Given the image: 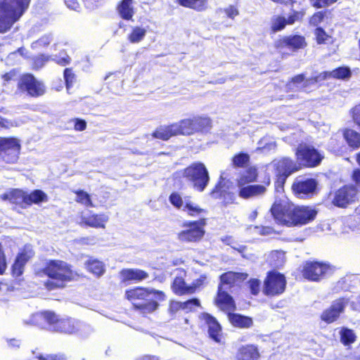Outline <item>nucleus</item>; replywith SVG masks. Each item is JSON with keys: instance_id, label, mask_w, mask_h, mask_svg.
I'll return each instance as SVG.
<instances>
[{"instance_id": "obj_1", "label": "nucleus", "mask_w": 360, "mask_h": 360, "mask_svg": "<svg viewBox=\"0 0 360 360\" xmlns=\"http://www.w3.org/2000/svg\"><path fill=\"white\" fill-rule=\"evenodd\" d=\"M126 297L131 302L134 307L143 314L154 311L158 307V301L165 299L162 291L136 288L126 291Z\"/></svg>"}, {"instance_id": "obj_2", "label": "nucleus", "mask_w": 360, "mask_h": 360, "mask_svg": "<svg viewBox=\"0 0 360 360\" xmlns=\"http://www.w3.org/2000/svg\"><path fill=\"white\" fill-rule=\"evenodd\" d=\"M31 0H0V33L8 31L28 9Z\"/></svg>"}, {"instance_id": "obj_3", "label": "nucleus", "mask_w": 360, "mask_h": 360, "mask_svg": "<svg viewBox=\"0 0 360 360\" xmlns=\"http://www.w3.org/2000/svg\"><path fill=\"white\" fill-rule=\"evenodd\" d=\"M44 273L49 280L45 283L48 290L63 288L66 282L72 281L76 274L70 266L61 260H51L46 266Z\"/></svg>"}, {"instance_id": "obj_4", "label": "nucleus", "mask_w": 360, "mask_h": 360, "mask_svg": "<svg viewBox=\"0 0 360 360\" xmlns=\"http://www.w3.org/2000/svg\"><path fill=\"white\" fill-rule=\"evenodd\" d=\"M177 174L184 176L191 183L193 188L199 192L205 190L210 181L208 171L202 162H194Z\"/></svg>"}, {"instance_id": "obj_5", "label": "nucleus", "mask_w": 360, "mask_h": 360, "mask_svg": "<svg viewBox=\"0 0 360 360\" xmlns=\"http://www.w3.org/2000/svg\"><path fill=\"white\" fill-rule=\"evenodd\" d=\"M205 218H200L199 220L184 224V226L186 229L179 233L178 239L183 243H198L200 241L205 233Z\"/></svg>"}, {"instance_id": "obj_6", "label": "nucleus", "mask_w": 360, "mask_h": 360, "mask_svg": "<svg viewBox=\"0 0 360 360\" xmlns=\"http://www.w3.org/2000/svg\"><path fill=\"white\" fill-rule=\"evenodd\" d=\"M21 149L19 139L14 137L0 138V159L6 163H15Z\"/></svg>"}, {"instance_id": "obj_7", "label": "nucleus", "mask_w": 360, "mask_h": 360, "mask_svg": "<svg viewBox=\"0 0 360 360\" xmlns=\"http://www.w3.org/2000/svg\"><path fill=\"white\" fill-rule=\"evenodd\" d=\"M271 212L274 219L281 224L287 226H292L293 204L290 203L288 199L276 200L271 208Z\"/></svg>"}, {"instance_id": "obj_8", "label": "nucleus", "mask_w": 360, "mask_h": 360, "mask_svg": "<svg viewBox=\"0 0 360 360\" xmlns=\"http://www.w3.org/2000/svg\"><path fill=\"white\" fill-rule=\"evenodd\" d=\"M297 160L306 167H316L320 164L323 155L314 147L300 144L296 151Z\"/></svg>"}, {"instance_id": "obj_9", "label": "nucleus", "mask_w": 360, "mask_h": 360, "mask_svg": "<svg viewBox=\"0 0 360 360\" xmlns=\"http://www.w3.org/2000/svg\"><path fill=\"white\" fill-rule=\"evenodd\" d=\"M286 285L285 276L278 272L269 273L264 281L263 292L266 295L275 296L282 294Z\"/></svg>"}, {"instance_id": "obj_10", "label": "nucleus", "mask_w": 360, "mask_h": 360, "mask_svg": "<svg viewBox=\"0 0 360 360\" xmlns=\"http://www.w3.org/2000/svg\"><path fill=\"white\" fill-rule=\"evenodd\" d=\"M18 87L34 97L43 95L46 91L44 84L30 74L21 77L18 82Z\"/></svg>"}, {"instance_id": "obj_11", "label": "nucleus", "mask_w": 360, "mask_h": 360, "mask_svg": "<svg viewBox=\"0 0 360 360\" xmlns=\"http://www.w3.org/2000/svg\"><path fill=\"white\" fill-rule=\"evenodd\" d=\"M331 269L329 265L320 262H307L304 266L303 276L305 278L318 281L330 274Z\"/></svg>"}, {"instance_id": "obj_12", "label": "nucleus", "mask_w": 360, "mask_h": 360, "mask_svg": "<svg viewBox=\"0 0 360 360\" xmlns=\"http://www.w3.org/2000/svg\"><path fill=\"white\" fill-rule=\"evenodd\" d=\"M347 303L348 300L346 298L335 300L328 309L322 312L321 315V320L327 323H333L339 318L340 314L344 311Z\"/></svg>"}, {"instance_id": "obj_13", "label": "nucleus", "mask_w": 360, "mask_h": 360, "mask_svg": "<svg viewBox=\"0 0 360 360\" xmlns=\"http://www.w3.org/2000/svg\"><path fill=\"white\" fill-rule=\"evenodd\" d=\"M272 165L275 168L278 176L277 184H283L290 174L299 169V167L292 160L285 158L274 161Z\"/></svg>"}, {"instance_id": "obj_14", "label": "nucleus", "mask_w": 360, "mask_h": 360, "mask_svg": "<svg viewBox=\"0 0 360 360\" xmlns=\"http://www.w3.org/2000/svg\"><path fill=\"white\" fill-rule=\"evenodd\" d=\"M356 194L357 191L354 186H345L335 193L333 203L338 207H346L355 200Z\"/></svg>"}, {"instance_id": "obj_15", "label": "nucleus", "mask_w": 360, "mask_h": 360, "mask_svg": "<svg viewBox=\"0 0 360 360\" xmlns=\"http://www.w3.org/2000/svg\"><path fill=\"white\" fill-rule=\"evenodd\" d=\"M316 215V211L311 207L301 206L296 207L293 204V213L292 226L306 224L314 220Z\"/></svg>"}, {"instance_id": "obj_16", "label": "nucleus", "mask_w": 360, "mask_h": 360, "mask_svg": "<svg viewBox=\"0 0 360 360\" xmlns=\"http://www.w3.org/2000/svg\"><path fill=\"white\" fill-rule=\"evenodd\" d=\"M200 318L207 326L210 337L215 342H220L222 339L221 327L217 319L207 313H202Z\"/></svg>"}, {"instance_id": "obj_17", "label": "nucleus", "mask_w": 360, "mask_h": 360, "mask_svg": "<svg viewBox=\"0 0 360 360\" xmlns=\"http://www.w3.org/2000/svg\"><path fill=\"white\" fill-rule=\"evenodd\" d=\"M77 321V320L69 318L58 319L56 315V320L51 323V330L61 333L74 335Z\"/></svg>"}, {"instance_id": "obj_18", "label": "nucleus", "mask_w": 360, "mask_h": 360, "mask_svg": "<svg viewBox=\"0 0 360 360\" xmlns=\"http://www.w3.org/2000/svg\"><path fill=\"white\" fill-rule=\"evenodd\" d=\"M320 81V75L309 79H305L304 75H298L294 77L292 80L287 84V88L292 91L303 89L307 88L308 86L314 84Z\"/></svg>"}, {"instance_id": "obj_19", "label": "nucleus", "mask_w": 360, "mask_h": 360, "mask_svg": "<svg viewBox=\"0 0 360 360\" xmlns=\"http://www.w3.org/2000/svg\"><path fill=\"white\" fill-rule=\"evenodd\" d=\"M108 221V217L104 214L83 213L81 216V223L93 228H105Z\"/></svg>"}, {"instance_id": "obj_20", "label": "nucleus", "mask_w": 360, "mask_h": 360, "mask_svg": "<svg viewBox=\"0 0 360 360\" xmlns=\"http://www.w3.org/2000/svg\"><path fill=\"white\" fill-rule=\"evenodd\" d=\"M317 184L313 179L297 181L292 186L294 191L303 198L304 195L313 193L315 191Z\"/></svg>"}, {"instance_id": "obj_21", "label": "nucleus", "mask_w": 360, "mask_h": 360, "mask_svg": "<svg viewBox=\"0 0 360 360\" xmlns=\"http://www.w3.org/2000/svg\"><path fill=\"white\" fill-rule=\"evenodd\" d=\"M224 286H219L218 295L216 299L217 305L222 310L231 311L234 310V302Z\"/></svg>"}, {"instance_id": "obj_22", "label": "nucleus", "mask_w": 360, "mask_h": 360, "mask_svg": "<svg viewBox=\"0 0 360 360\" xmlns=\"http://www.w3.org/2000/svg\"><path fill=\"white\" fill-rule=\"evenodd\" d=\"M32 255V250L28 248H25V249L18 255L12 266V271L14 276H19L22 274L24 265Z\"/></svg>"}, {"instance_id": "obj_23", "label": "nucleus", "mask_w": 360, "mask_h": 360, "mask_svg": "<svg viewBox=\"0 0 360 360\" xmlns=\"http://www.w3.org/2000/svg\"><path fill=\"white\" fill-rule=\"evenodd\" d=\"M259 353L257 347L254 345H247L238 348L237 360H258Z\"/></svg>"}, {"instance_id": "obj_24", "label": "nucleus", "mask_w": 360, "mask_h": 360, "mask_svg": "<svg viewBox=\"0 0 360 360\" xmlns=\"http://www.w3.org/2000/svg\"><path fill=\"white\" fill-rule=\"evenodd\" d=\"M27 193L20 189H13L0 195L2 200H8L11 203L22 206L26 205Z\"/></svg>"}, {"instance_id": "obj_25", "label": "nucleus", "mask_w": 360, "mask_h": 360, "mask_svg": "<svg viewBox=\"0 0 360 360\" xmlns=\"http://www.w3.org/2000/svg\"><path fill=\"white\" fill-rule=\"evenodd\" d=\"M117 11L122 19L131 20L135 14L134 0H122L117 6Z\"/></svg>"}, {"instance_id": "obj_26", "label": "nucleus", "mask_w": 360, "mask_h": 360, "mask_svg": "<svg viewBox=\"0 0 360 360\" xmlns=\"http://www.w3.org/2000/svg\"><path fill=\"white\" fill-rule=\"evenodd\" d=\"M239 196L243 198H249L262 195L266 191L265 186L262 185H245L238 186Z\"/></svg>"}, {"instance_id": "obj_27", "label": "nucleus", "mask_w": 360, "mask_h": 360, "mask_svg": "<svg viewBox=\"0 0 360 360\" xmlns=\"http://www.w3.org/2000/svg\"><path fill=\"white\" fill-rule=\"evenodd\" d=\"M120 275L124 281H141L148 278V274L143 270L138 269H126L120 272Z\"/></svg>"}, {"instance_id": "obj_28", "label": "nucleus", "mask_w": 360, "mask_h": 360, "mask_svg": "<svg viewBox=\"0 0 360 360\" xmlns=\"http://www.w3.org/2000/svg\"><path fill=\"white\" fill-rule=\"evenodd\" d=\"M36 326L45 327L46 324L51 328V323L56 320V314L51 311L39 312L33 314Z\"/></svg>"}, {"instance_id": "obj_29", "label": "nucleus", "mask_w": 360, "mask_h": 360, "mask_svg": "<svg viewBox=\"0 0 360 360\" xmlns=\"http://www.w3.org/2000/svg\"><path fill=\"white\" fill-rule=\"evenodd\" d=\"M174 124V130H176L177 135H191L195 134L193 118L184 119Z\"/></svg>"}, {"instance_id": "obj_30", "label": "nucleus", "mask_w": 360, "mask_h": 360, "mask_svg": "<svg viewBox=\"0 0 360 360\" xmlns=\"http://www.w3.org/2000/svg\"><path fill=\"white\" fill-rule=\"evenodd\" d=\"M147 31V27L132 26L127 34V40L131 44H138L146 37Z\"/></svg>"}, {"instance_id": "obj_31", "label": "nucleus", "mask_w": 360, "mask_h": 360, "mask_svg": "<svg viewBox=\"0 0 360 360\" xmlns=\"http://www.w3.org/2000/svg\"><path fill=\"white\" fill-rule=\"evenodd\" d=\"M172 289L176 295H181L193 293L195 286L187 285L181 277H176L173 282Z\"/></svg>"}, {"instance_id": "obj_32", "label": "nucleus", "mask_w": 360, "mask_h": 360, "mask_svg": "<svg viewBox=\"0 0 360 360\" xmlns=\"http://www.w3.org/2000/svg\"><path fill=\"white\" fill-rule=\"evenodd\" d=\"M351 75L350 70L346 67L338 68L331 72H323L320 74L321 81L328 78L345 79Z\"/></svg>"}, {"instance_id": "obj_33", "label": "nucleus", "mask_w": 360, "mask_h": 360, "mask_svg": "<svg viewBox=\"0 0 360 360\" xmlns=\"http://www.w3.org/2000/svg\"><path fill=\"white\" fill-rule=\"evenodd\" d=\"M193 125L194 132L205 133L210 130L212 127V121L208 117H194Z\"/></svg>"}, {"instance_id": "obj_34", "label": "nucleus", "mask_w": 360, "mask_h": 360, "mask_svg": "<svg viewBox=\"0 0 360 360\" xmlns=\"http://www.w3.org/2000/svg\"><path fill=\"white\" fill-rule=\"evenodd\" d=\"M174 127V124L168 126H161L153 132V136L156 139L167 141L170 137L177 135Z\"/></svg>"}, {"instance_id": "obj_35", "label": "nucleus", "mask_w": 360, "mask_h": 360, "mask_svg": "<svg viewBox=\"0 0 360 360\" xmlns=\"http://www.w3.org/2000/svg\"><path fill=\"white\" fill-rule=\"evenodd\" d=\"M84 264L89 272L97 276L103 275L105 270L104 264L96 259L91 258Z\"/></svg>"}, {"instance_id": "obj_36", "label": "nucleus", "mask_w": 360, "mask_h": 360, "mask_svg": "<svg viewBox=\"0 0 360 360\" xmlns=\"http://www.w3.org/2000/svg\"><path fill=\"white\" fill-rule=\"evenodd\" d=\"M344 139L349 147L358 148L360 147V134L350 129H347L343 132Z\"/></svg>"}, {"instance_id": "obj_37", "label": "nucleus", "mask_w": 360, "mask_h": 360, "mask_svg": "<svg viewBox=\"0 0 360 360\" xmlns=\"http://www.w3.org/2000/svg\"><path fill=\"white\" fill-rule=\"evenodd\" d=\"M186 205L187 206L184 212L186 213L188 216L192 217H199L200 218H205L204 217L206 214V211L201 208L196 202H195L192 200V198Z\"/></svg>"}, {"instance_id": "obj_38", "label": "nucleus", "mask_w": 360, "mask_h": 360, "mask_svg": "<svg viewBox=\"0 0 360 360\" xmlns=\"http://www.w3.org/2000/svg\"><path fill=\"white\" fill-rule=\"evenodd\" d=\"M257 170L255 167H249L241 173L238 180V186H245L256 180Z\"/></svg>"}, {"instance_id": "obj_39", "label": "nucleus", "mask_w": 360, "mask_h": 360, "mask_svg": "<svg viewBox=\"0 0 360 360\" xmlns=\"http://www.w3.org/2000/svg\"><path fill=\"white\" fill-rule=\"evenodd\" d=\"M241 276L240 274L232 271L225 273L220 277L221 284L219 286H224L225 290H229L236 281L240 279Z\"/></svg>"}, {"instance_id": "obj_40", "label": "nucleus", "mask_w": 360, "mask_h": 360, "mask_svg": "<svg viewBox=\"0 0 360 360\" xmlns=\"http://www.w3.org/2000/svg\"><path fill=\"white\" fill-rule=\"evenodd\" d=\"M182 6L190 8L198 11H202L207 8L208 0H176Z\"/></svg>"}, {"instance_id": "obj_41", "label": "nucleus", "mask_w": 360, "mask_h": 360, "mask_svg": "<svg viewBox=\"0 0 360 360\" xmlns=\"http://www.w3.org/2000/svg\"><path fill=\"white\" fill-rule=\"evenodd\" d=\"M229 319L234 326L239 328H250L252 325V319L240 314H231Z\"/></svg>"}, {"instance_id": "obj_42", "label": "nucleus", "mask_w": 360, "mask_h": 360, "mask_svg": "<svg viewBox=\"0 0 360 360\" xmlns=\"http://www.w3.org/2000/svg\"><path fill=\"white\" fill-rule=\"evenodd\" d=\"M47 200L48 197L46 194L41 190H35L30 194L27 193L26 205L38 204L41 202H46Z\"/></svg>"}, {"instance_id": "obj_43", "label": "nucleus", "mask_w": 360, "mask_h": 360, "mask_svg": "<svg viewBox=\"0 0 360 360\" xmlns=\"http://www.w3.org/2000/svg\"><path fill=\"white\" fill-rule=\"evenodd\" d=\"M53 37L51 33L45 34L37 40L33 41L31 48L34 50H40L47 47L53 41Z\"/></svg>"}, {"instance_id": "obj_44", "label": "nucleus", "mask_w": 360, "mask_h": 360, "mask_svg": "<svg viewBox=\"0 0 360 360\" xmlns=\"http://www.w3.org/2000/svg\"><path fill=\"white\" fill-rule=\"evenodd\" d=\"M283 43L288 47L292 48L293 49H302L305 46L304 38L298 35H295L284 39Z\"/></svg>"}, {"instance_id": "obj_45", "label": "nucleus", "mask_w": 360, "mask_h": 360, "mask_svg": "<svg viewBox=\"0 0 360 360\" xmlns=\"http://www.w3.org/2000/svg\"><path fill=\"white\" fill-rule=\"evenodd\" d=\"M93 331L94 330L91 326L77 321L74 335L82 338H86L93 333Z\"/></svg>"}, {"instance_id": "obj_46", "label": "nucleus", "mask_w": 360, "mask_h": 360, "mask_svg": "<svg viewBox=\"0 0 360 360\" xmlns=\"http://www.w3.org/2000/svg\"><path fill=\"white\" fill-rule=\"evenodd\" d=\"M286 25V18L283 16L274 15L271 19V28L274 32L282 30Z\"/></svg>"}, {"instance_id": "obj_47", "label": "nucleus", "mask_w": 360, "mask_h": 360, "mask_svg": "<svg viewBox=\"0 0 360 360\" xmlns=\"http://www.w3.org/2000/svg\"><path fill=\"white\" fill-rule=\"evenodd\" d=\"M275 148L276 143L271 141L268 137H264L258 142L257 150L267 152L274 150Z\"/></svg>"}, {"instance_id": "obj_48", "label": "nucleus", "mask_w": 360, "mask_h": 360, "mask_svg": "<svg viewBox=\"0 0 360 360\" xmlns=\"http://www.w3.org/2000/svg\"><path fill=\"white\" fill-rule=\"evenodd\" d=\"M340 335L341 341L344 345H349L354 342L356 338L354 332L352 330L347 328L342 329Z\"/></svg>"}, {"instance_id": "obj_49", "label": "nucleus", "mask_w": 360, "mask_h": 360, "mask_svg": "<svg viewBox=\"0 0 360 360\" xmlns=\"http://www.w3.org/2000/svg\"><path fill=\"white\" fill-rule=\"evenodd\" d=\"M36 358L39 360H67L66 357L61 354H36Z\"/></svg>"}, {"instance_id": "obj_50", "label": "nucleus", "mask_w": 360, "mask_h": 360, "mask_svg": "<svg viewBox=\"0 0 360 360\" xmlns=\"http://www.w3.org/2000/svg\"><path fill=\"white\" fill-rule=\"evenodd\" d=\"M77 194V198L76 201L77 202H79L85 206H92V202L90 198L89 195L83 191H79L76 192Z\"/></svg>"}, {"instance_id": "obj_51", "label": "nucleus", "mask_w": 360, "mask_h": 360, "mask_svg": "<svg viewBox=\"0 0 360 360\" xmlns=\"http://www.w3.org/2000/svg\"><path fill=\"white\" fill-rule=\"evenodd\" d=\"M200 306V301L196 298H193L182 302V310L188 313L194 310L197 307Z\"/></svg>"}, {"instance_id": "obj_52", "label": "nucleus", "mask_w": 360, "mask_h": 360, "mask_svg": "<svg viewBox=\"0 0 360 360\" xmlns=\"http://www.w3.org/2000/svg\"><path fill=\"white\" fill-rule=\"evenodd\" d=\"M250 157L245 153H239L233 158V165L237 167H242L249 162Z\"/></svg>"}, {"instance_id": "obj_53", "label": "nucleus", "mask_w": 360, "mask_h": 360, "mask_svg": "<svg viewBox=\"0 0 360 360\" xmlns=\"http://www.w3.org/2000/svg\"><path fill=\"white\" fill-rule=\"evenodd\" d=\"M184 195L179 192H172L169 196V201L175 208L178 209Z\"/></svg>"}, {"instance_id": "obj_54", "label": "nucleus", "mask_w": 360, "mask_h": 360, "mask_svg": "<svg viewBox=\"0 0 360 360\" xmlns=\"http://www.w3.org/2000/svg\"><path fill=\"white\" fill-rule=\"evenodd\" d=\"M51 59L60 65L65 66L70 63V58L65 52H61L58 56H55Z\"/></svg>"}, {"instance_id": "obj_55", "label": "nucleus", "mask_w": 360, "mask_h": 360, "mask_svg": "<svg viewBox=\"0 0 360 360\" xmlns=\"http://www.w3.org/2000/svg\"><path fill=\"white\" fill-rule=\"evenodd\" d=\"M64 79L66 84V88L69 90L75 80V75L71 69L66 68L64 70Z\"/></svg>"}, {"instance_id": "obj_56", "label": "nucleus", "mask_w": 360, "mask_h": 360, "mask_svg": "<svg viewBox=\"0 0 360 360\" xmlns=\"http://www.w3.org/2000/svg\"><path fill=\"white\" fill-rule=\"evenodd\" d=\"M51 59V57L46 55H40L37 56L34 60V68L36 69L41 68L49 60Z\"/></svg>"}, {"instance_id": "obj_57", "label": "nucleus", "mask_w": 360, "mask_h": 360, "mask_svg": "<svg viewBox=\"0 0 360 360\" xmlns=\"http://www.w3.org/2000/svg\"><path fill=\"white\" fill-rule=\"evenodd\" d=\"M27 53L28 52L25 48L20 47L16 51L11 53L8 55L7 60L9 62L11 60L18 58V56L27 58L28 56Z\"/></svg>"}, {"instance_id": "obj_58", "label": "nucleus", "mask_w": 360, "mask_h": 360, "mask_svg": "<svg viewBox=\"0 0 360 360\" xmlns=\"http://www.w3.org/2000/svg\"><path fill=\"white\" fill-rule=\"evenodd\" d=\"M337 0H310L311 4L316 8H323L328 6Z\"/></svg>"}, {"instance_id": "obj_59", "label": "nucleus", "mask_w": 360, "mask_h": 360, "mask_svg": "<svg viewBox=\"0 0 360 360\" xmlns=\"http://www.w3.org/2000/svg\"><path fill=\"white\" fill-rule=\"evenodd\" d=\"M180 309H182V302L177 301L170 302L169 307V312L171 315H174Z\"/></svg>"}, {"instance_id": "obj_60", "label": "nucleus", "mask_w": 360, "mask_h": 360, "mask_svg": "<svg viewBox=\"0 0 360 360\" xmlns=\"http://www.w3.org/2000/svg\"><path fill=\"white\" fill-rule=\"evenodd\" d=\"M304 14L302 12L295 11L292 15H289L288 18H286L287 25H292L296 21L300 20Z\"/></svg>"}, {"instance_id": "obj_61", "label": "nucleus", "mask_w": 360, "mask_h": 360, "mask_svg": "<svg viewBox=\"0 0 360 360\" xmlns=\"http://www.w3.org/2000/svg\"><path fill=\"white\" fill-rule=\"evenodd\" d=\"M224 11L226 16L231 19H234L235 17H236L239 14V11L237 9V8H236L233 6H229V7L226 8Z\"/></svg>"}, {"instance_id": "obj_62", "label": "nucleus", "mask_w": 360, "mask_h": 360, "mask_svg": "<svg viewBox=\"0 0 360 360\" xmlns=\"http://www.w3.org/2000/svg\"><path fill=\"white\" fill-rule=\"evenodd\" d=\"M249 285L251 290L252 294L256 295L259 292V285L260 282L257 279H251L249 281Z\"/></svg>"}, {"instance_id": "obj_63", "label": "nucleus", "mask_w": 360, "mask_h": 360, "mask_svg": "<svg viewBox=\"0 0 360 360\" xmlns=\"http://www.w3.org/2000/svg\"><path fill=\"white\" fill-rule=\"evenodd\" d=\"M354 122L360 127V105H356L351 110Z\"/></svg>"}, {"instance_id": "obj_64", "label": "nucleus", "mask_w": 360, "mask_h": 360, "mask_svg": "<svg viewBox=\"0 0 360 360\" xmlns=\"http://www.w3.org/2000/svg\"><path fill=\"white\" fill-rule=\"evenodd\" d=\"M324 13L323 12H317L310 18V24L316 26L318 25L323 19Z\"/></svg>"}]
</instances>
